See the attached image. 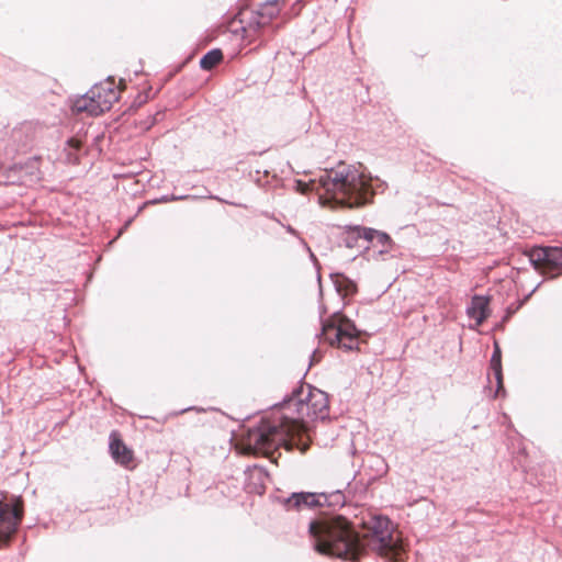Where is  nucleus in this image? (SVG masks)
Here are the masks:
<instances>
[{
	"instance_id": "16",
	"label": "nucleus",
	"mask_w": 562,
	"mask_h": 562,
	"mask_svg": "<svg viewBox=\"0 0 562 562\" xmlns=\"http://www.w3.org/2000/svg\"><path fill=\"white\" fill-rule=\"evenodd\" d=\"M67 161L71 165H77L79 164V157L77 154H72L71 151H69L67 154Z\"/></svg>"
},
{
	"instance_id": "2",
	"label": "nucleus",
	"mask_w": 562,
	"mask_h": 562,
	"mask_svg": "<svg viewBox=\"0 0 562 562\" xmlns=\"http://www.w3.org/2000/svg\"><path fill=\"white\" fill-rule=\"evenodd\" d=\"M364 527L366 532L360 538L348 520L338 516L312 521L310 533L314 549L324 555L356 561L368 548L390 561L403 560L405 550L400 532L389 518L372 517Z\"/></svg>"
},
{
	"instance_id": "6",
	"label": "nucleus",
	"mask_w": 562,
	"mask_h": 562,
	"mask_svg": "<svg viewBox=\"0 0 562 562\" xmlns=\"http://www.w3.org/2000/svg\"><path fill=\"white\" fill-rule=\"evenodd\" d=\"M24 504L21 497L13 504L0 499V548L8 546L23 519Z\"/></svg>"
},
{
	"instance_id": "7",
	"label": "nucleus",
	"mask_w": 562,
	"mask_h": 562,
	"mask_svg": "<svg viewBox=\"0 0 562 562\" xmlns=\"http://www.w3.org/2000/svg\"><path fill=\"white\" fill-rule=\"evenodd\" d=\"M529 259L536 270L549 278L562 276V248L537 247L530 250Z\"/></svg>"
},
{
	"instance_id": "14",
	"label": "nucleus",
	"mask_w": 562,
	"mask_h": 562,
	"mask_svg": "<svg viewBox=\"0 0 562 562\" xmlns=\"http://www.w3.org/2000/svg\"><path fill=\"white\" fill-rule=\"evenodd\" d=\"M223 60V53L221 49L215 48L207 52L200 60V67L203 70H212Z\"/></svg>"
},
{
	"instance_id": "15",
	"label": "nucleus",
	"mask_w": 562,
	"mask_h": 562,
	"mask_svg": "<svg viewBox=\"0 0 562 562\" xmlns=\"http://www.w3.org/2000/svg\"><path fill=\"white\" fill-rule=\"evenodd\" d=\"M67 146L74 150H80L81 147H82V142L77 138V137H71L70 139H68L67 142Z\"/></svg>"
},
{
	"instance_id": "10",
	"label": "nucleus",
	"mask_w": 562,
	"mask_h": 562,
	"mask_svg": "<svg viewBox=\"0 0 562 562\" xmlns=\"http://www.w3.org/2000/svg\"><path fill=\"white\" fill-rule=\"evenodd\" d=\"M286 505L293 509L313 508L319 505V501L313 493H295L286 501Z\"/></svg>"
},
{
	"instance_id": "12",
	"label": "nucleus",
	"mask_w": 562,
	"mask_h": 562,
	"mask_svg": "<svg viewBox=\"0 0 562 562\" xmlns=\"http://www.w3.org/2000/svg\"><path fill=\"white\" fill-rule=\"evenodd\" d=\"M333 282L337 292L342 297L353 295L357 291L356 283L344 274H335L333 277Z\"/></svg>"
},
{
	"instance_id": "1",
	"label": "nucleus",
	"mask_w": 562,
	"mask_h": 562,
	"mask_svg": "<svg viewBox=\"0 0 562 562\" xmlns=\"http://www.w3.org/2000/svg\"><path fill=\"white\" fill-rule=\"evenodd\" d=\"M286 411L295 409L296 416L274 413L261 420L257 428L249 429L238 443L247 454L270 457L280 447L286 451L297 449L305 453L310 449L311 438L304 418L324 419L328 416V396L322 390L302 384L285 404Z\"/></svg>"
},
{
	"instance_id": "3",
	"label": "nucleus",
	"mask_w": 562,
	"mask_h": 562,
	"mask_svg": "<svg viewBox=\"0 0 562 562\" xmlns=\"http://www.w3.org/2000/svg\"><path fill=\"white\" fill-rule=\"evenodd\" d=\"M297 186L302 193L316 190L323 205L334 202L349 209L361 207L371 203L374 196L371 178L346 164L326 170L318 180L310 183L297 181Z\"/></svg>"
},
{
	"instance_id": "9",
	"label": "nucleus",
	"mask_w": 562,
	"mask_h": 562,
	"mask_svg": "<svg viewBox=\"0 0 562 562\" xmlns=\"http://www.w3.org/2000/svg\"><path fill=\"white\" fill-rule=\"evenodd\" d=\"M348 237H347V246L352 247L351 243L349 241L350 238H360L363 239L368 245L363 246L364 248H368L369 245L378 246L381 245L384 247L387 245L391 239L390 236L385 233L372 229V228H366V227H350L348 229Z\"/></svg>"
},
{
	"instance_id": "11",
	"label": "nucleus",
	"mask_w": 562,
	"mask_h": 562,
	"mask_svg": "<svg viewBox=\"0 0 562 562\" xmlns=\"http://www.w3.org/2000/svg\"><path fill=\"white\" fill-rule=\"evenodd\" d=\"M488 300L484 296H474L469 308V315L481 325L488 316Z\"/></svg>"
},
{
	"instance_id": "13",
	"label": "nucleus",
	"mask_w": 562,
	"mask_h": 562,
	"mask_svg": "<svg viewBox=\"0 0 562 562\" xmlns=\"http://www.w3.org/2000/svg\"><path fill=\"white\" fill-rule=\"evenodd\" d=\"M490 368L496 380L497 389H503L502 351L498 344H495Z\"/></svg>"
},
{
	"instance_id": "5",
	"label": "nucleus",
	"mask_w": 562,
	"mask_h": 562,
	"mask_svg": "<svg viewBox=\"0 0 562 562\" xmlns=\"http://www.w3.org/2000/svg\"><path fill=\"white\" fill-rule=\"evenodd\" d=\"M360 331L344 314L334 313L323 323L322 338L330 346L352 350L359 346Z\"/></svg>"
},
{
	"instance_id": "4",
	"label": "nucleus",
	"mask_w": 562,
	"mask_h": 562,
	"mask_svg": "<svg viewBox=\"0 0 562 562\" xmlns=\"http://www.w3.org/2000/svg\"><path fill=\"white\" fill-rule=\"evenodd\" d=\"M123 89L122 80L116 86L113 78H108L94 85L85 95L76 99L72 104V111L98 116L112 108L113 103L119 100L120 92Z\"/></svg>"
},
{
	"instance_id": "8",
	"label": "nucleus",
	"mask_w": 562,
	"mask_h": 562,
	"mask_svg": "<svg viewBox=\"0 0 562 562\" xmlns=\"http://www.w3.org/2000/svg\"><path fill=\"white\" fill-rule=\"evenodd\" d=\"M109 450L113 460L121 467L128 470L136 467L134 451L125 445L117 430L110 434Z\"/></svg>"
}]
</instances>
